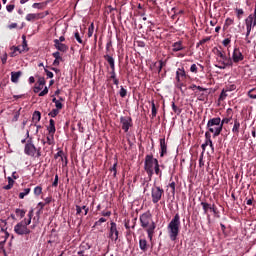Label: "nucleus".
I'll return each instance as SVG.
<instances>
[{
	"label": "nucleus",
	"instance_id": "f257e3e1",
	"mask_svg": "<svg viewBox=\"0 0 256 256\" xmlns=\"http://www.w3.org/2000/svg\"><path fill=\"white\" fill-rule=\"evenodd\" d=\"M181 227V216L175 214L170 223L168 224V233L171 241H176L179 236V229Z\"/></svg>",
	"mask_w": 256,
	"mask_h": 256
},
{
	"label": "nucleus",
	"instance_id": "f03ea898",
	"mask_svg": "<svg viewBox=\"0 0 256 256\" xmlns=\"http://www.w3.org/2000/svg\"><path fill=\"white\" fill-rule=\"evenodd\" d=\"M141 227L146 229L148 238L150 241L153 239V233H155V223L151 220V214L144 213L140 216Z\"/></svg>",
	"mask_w": 256,
	"mask_h": 256
},
{
	"label": "nucleus",
	"instance_id": "7ed1b4c3",
	"mask_svg": "<svg viewBox=\"0 0 256 256\" xmlns=\"http://www.w3.org/2000/svg\"><path fill=\"white\" fill-rule=\"evenodd\" d=\"M208 133H212L213 137H219L221 131H223V124H221V118L216 117L208 120L207 122Z\"/></svg>",
	"mask_w": 256,
	"mask_h": 256
},
{
	"label": "nucleus",
	"instance_id": "20e7f679",
	"mask_svg": "<svg viewBox=\"0 0 256 256\" xmlns=\"http://www.w3.org/2000/svg\"><path fill=\"white\" fill-rule=\"evenodd\" d=\"M159 161L156 158H153V155H147L145 157L144 169L151 177L154 173V168L158 165Z\"/></svg>",
	"mask_w": 256,
	"mask_h": 256
},
{
	"label": "nucleus",
	"instance_id": "39448f33",
	"mask_svg": "<svg viewBox=\"0 0 256 256\" xmlns=\"http://www.w3.org/2000/svg\"><path fill=\"white\" fill-rule=\"evenodd\" d=\"M14 232L16 233V235H29L31 233V229H29V224H27V218L14 226Z\"/></svg>",
	"mask_w": 256,
	"mask_h": 256
},
{
	"label": "nucleus",
	"instance_id": "423d86ee",
	"mask_svg": "<svg viewBox=\"0 0 256 256\" xmlns=\"http://www.w3.org/2000/svg\"><path fill=\"white\" fill-rule=\"evenodd\" d=\"M120 123H121L122 129H123V131H125V133H127V131H129L130 127L133 126V120L129 116L121 117Z\"/></svg>",
	"mask_w": 256,
	"mask_h": 256
},
{
	"label": "nucleus",
	"instance_id": "0eeeda50",
	"mask_svg": "<svg viewBox=\"0 0 256 256\" xmlns=\"http://www.w3.org/2000/svg\"><path fill=\"white\" fill-rule=\"evenodd\" d=\"M163 196V189L159 187L152 188V201L153 203H159L161 197Z\"/></svg>",
	"mask_w": 256,
	"mask_h": 256
},
{
	"label": "nucleus",
	"instance_id": "6e6552de",
	"mask_svg": "<svg viewBox=\"0 0 256 256\" xmlns=\"http://www.w3.org/2000/svg\"><path fill=\"white\" fill-rule=\"evenodd\" d=\"M255 16L250 15L247 19H246V29H247V33H246V39L247 37H249V35H251V29L252 27H255Z\"/></svg>",
	"mask_w": 256,
	"mask_h": 256
},
{
	"label": "nucleus",
	"instance_id": "1a4fd4ad",
	"mask_svg": "<svg viewBox=\"0 0 256 256\" xmlns=\"http://www.w3.org/2000/svg\"><path fill=\"white\" fill-rule=\"evenodd\" d=\"M24 152L30 157H35V153H37V148H35V145H33L32 143H27Z\"/></svg>",
	"mask_w": 256,
	"mask_h": 256
},
{
	"label": "nucleus",
	"instance_id": "9d476101",
	"mask_svg": "<svg viewBox=\"0 0 256 256\" xmlns=\"http://www.w3.org/2000/svg\"><path fill=\"white\" fill-rule=\"evenodd\" d=\"M244 56L243 53H241V50L239 48H235L232 54V60L234 63H239L240 61H243Z\"/></svg>",
	"mask_w": 256,
	"mask_h": 256
},
{
	"label": "nucleus",
	"instance_id": "9b49d317",
	"mask_svg": "<svg viewBox=\"0 0 256 256\" xmlns=\"http://www.w3.org/2000/svg\"><path fill=\"white\" fill-rule=\"evenodd\" d=\"M110 237L114 239V241H117V239H119V231H117V224H115V222L111 223Z\"/></svg>",
	"mask_w": 256,
	"mask_h": 256
},
{
	"label": "nucleus",
	"instance_id": "f8f14e48",
	"mask_svg": "<svg viewBox=\"0 0 256 256\" xmlns=\"http://www.w3.org/2000/svg\"><path fill=\"white\" fill-rule=\"evenodd\" d=\"M54 47L61 53H67V51H69V46L64 43H59V41H54Z\"/></svg>",
	"mask_w": 256,
	"mask_h": 256
},
{
	"label": "nucleus",
	"instance_id": "ddd939ff",
	"mask_svg": "<svg viewBox=\"0 0 256 256\" xmlns=\"http://www.w3.org/2000/svg\"><path fill=\"white\" fill-rule=\"evenodd\" d=\"M218 57H220V59H222L223 64L221 66L216 65V67H218V69H225L227 67V65H232L231 61H227V56H225L222 52H218Z\"/></svg>",
	"mask_w": 256,
	"mask_h": 256
},
{
	"label": "nucleus",
	"instance_id": "4468645a",
	"mask_svg": "<svg viewBox=\"0 0 256 256\" xmlns=\"http://www.w3.org/2000/svg\"><path fill=\"white\" fill-rule=\"evenodd\" d=\"M48 134L55 135V132L57 131L55 128V120L50 119L49 125L47 126Z\"/></svg>",
	"mask_w": 256,
	"mask_h": 256
},
{
	"label": "nucleus",
	"instance_id": "2eb2a0df",
	"mask_svg": "<svg viewBox=\"0 0 256 256\" xmlns=\"http://www.w3.org/2000/svg\"><path fill=\"white\" fill-rule=\"evenodd\" d=\"M52 56L54 57V62L53 65H55L56 67H58L59 63H61V61H63V58L61 57V53H59V51L54 52L52 54Z\"/></svg>",
	"mask_w": 256,
	"mask_h": 256
},
{
	"label": "nucleus",
	"instance_id": "dca6fc26",
	"mask_svg": "<svg viewBox=\"0 0 256 256\" xmlns=\"http://www.w3.org/2000/svg\"><path fill=\"white\" fill-rule=\"evenodd\" d=\"M43 16L39 13H32L26 15V21H37V19H41Z\"/></svg>",
	"mask_w": 256,
	"mask_h": 256
},
{
	"label": "nucleus",
	"instance_id": "f3484780",
	"mask_svg": "<svg viewBox=\"0 0 256 256\" xmlns=\"http://www.w3.org/2000/svg\"><path fill=\"white\" fill-rule=\"evenodd\" d=\"M23 75V72H11V81L12 83H19V78Z\"/></svg>",
	"mask_w": 256,
	"mask_h": 256
},
{
	"label": "nucleus",
	"instance_id": "a211bd4d",
	"mask_svg": "<svg viewBox=\"0 0 256 256\" xmlns=\"http://www.w3.org/2000/svg\"><path fill=\"white\" fill-rule=\"evenodd\" d=\"M183 49H185V47L183 46V42L181 41L175 42L172 45V51H174L175 53H177V51H183Z\"/></svg>",
	"mask_w": 256,
	"mask_h": 256
},
{
	"label": "nucleus",
	"instance_id": "6ab92c4d",
	"mask_svg": "<svg viewBox=\"0 0 256 256\" xmlns=\"http://www.w3.org/2000/svg\"><path fill=\"white\" fill-rule=\"evenodd\" d=\"M205 145H206V147L207 146H209L211 149H212V151H213V141L211 140V133H209V132H206L205 133Z\"/></svg>",
	"mask_w": 256,
	"mask_h": 256
},
{
	"label": "nucleus",
	"instance_id": "aec40b11",
	"mask_svg": "<svg viewBox=\"0 0 256 256\" xmlns=\"http://www.w3.org/2000/svg\"><path fill=\"white\" fill-rule=\"evenodd\" d=\"M201 205L203 207L205 215H207L208 211H215V208H213V206H211V204L207 202H201Z\"/></svg>",
	"mask_w": 256,
	"mask_h": 256
},
{
	"label": "nucleus",
	"instance_id": "412c9836",
	"mask_svg": "<svg viewBox=\"0 0 256 256\" xmlns=\"http://www.w3.org/2000/svg\"><path fill=\"white\" fill-rule=\"evenodd\" d=\"M160 147H161V157L167 153V144L165 143V139H160Z\"/></svg>",
	"mask_w": 256,
	"mask_h": 256
},
{
	"label": "nucleus",
	"instance_id": "4be33fe9",
	"mask_svg": "<svg viewBox=\"0 0 256 256\" xmlns=\"http://www.w3.org/2000/svg\"><path fill=\"white\" fill-rule=\"evenodd\" d=\"M239 129H241V123H239L237 120L234 121V126L232 128V132L234 135H239Z\"/></svg>",
	"mask_w": 256,
	"mask_h": 256
},
{
	"label": "nucleus",
	"instance_id": "5701e85b",
	"mask_svg": "<svg viewBox=\"0 0 256 256\" xmlns=\"http://www.w3.org/2000/svg\"><path fill=\"white\" fill-rule=\"evenodd\" d=\"M32 120L34 123H39L41 121V112L35 111L33 113Z\"/></svg>",
	"mask_w": 256,
	"mask_h": 256
},
{
	"label": "nucleus",
	"instance_id": "b1692460",
	"mask_svg": "<svg viewBox=\"0 0 256 256\" xmlns=\"http://www.w3.org/2000/svg\"><path fill=\"white\" fill-rule=\"evenodd\" d=\"M139 247H140L141 251H147V249H148L147 240L140 239L139 240Z\"/></svg>",
	"mask_w": 256,
	"mask_h": 256
},
{
	"label": "nucleus",
	"instance_id": "393cba45",
	"mask_svg": "<svg viewBox=\"0 0 256 256\" xmlns=\"http://www.w3.org/2000/svg\"><path fill=\"white\" fill-rule=\"evenodd\" d=\"M46 143L48 145H55V134H48Z\"/></svg>",
	"mask_w": 256,
	"mask_h": 256
},
{
	"label": "nucleus",
	"instance_id": "a878e982",
	"mask_svg": "<svg viewBox=\"0 0 256 256\" xmlns=\"http://www.w3.org/2000/svg\"><path fill=\"white\" fill-rule=\"evenodd\" d=\"M106 61L109 63L111 69L114 71V69H115V59H113V57H111V56H107Z\"/></svg>",
	"mask_w": 256,
	"mask_h": 256
},
{
	"label": "nucleus",
	"instance_id": "bb28decb",
	"mask_svg": "<svg viewBox=\"0 0 256 256\" xmlns=\"http://www.w3.org/2000/svg\"><path fill=\"white\" fill-rule=\"evenodd\" d=\"M2 233H4V239L0 241V246L1 245H5V243L7 242V239H9V232L5 231V229H1Z\"/></svg>",
	"mask_w": 256,
	"mask_h": 256
},
{
	"label": "nucleus",
	"instance_id": "cd10ccee",
	"mask_svg": "<svg viewBox=\"0 0 256 256\" xmlns=\"http://www.w3.org/2000/svg\"><path fill=\"white\" fill-rule=\"evenodd\" d=\"M15 213L18 217H20V219H23V217H25V213H27L24 209H19L17 208L15 210Z\"/></svg>",
	"mask_w": 256,
	"mask_h": 256
},
{
	"label": "nucleus",
	"instance_id": "c85d7f7f",
	"mask_svg": "<svg viewBox=\"0 0 256 256\" xmlns=\"http://www.w3.org/2000/svg\"><path fill=\"white\" fill-rule=\"evenodd\" d=\"M28 193H31V188H25L23 192L19 194V199H25Z\"/></svg>",
	"mask_w": 256,
	"mask_h": 256
},
{
	"label": "nucleus",
	"instance_id": "c756f323",
	"mask_svg": "<svg viewBox=\"0 0 256 256\" xmlns=\"http://www.w3.org/2000/svg\"><path fill=\"white\" fill-rule=\"evenodd\" d=\"M43 193V188L41 186H36L34 188V195H36V197H39V195H41Z\"/></svg>",
	"mask_w": 256,
	"mask_h": 256
},
{
	"label": "nucleus",
	"instance_id": "7c9ffc66",
	"mask_svg": "<svg viewBox=\"0 0 256 256\" xmlns=\"http://www.w3.org/2000/svg\"><path fill=\"white\" fill-rule=\"evenodd\" d=\"M95 31V25L93 23L88 27V37H93V33Z\"/></svg>",
	"mask_w": 256,
	"mask_h": 256
},
{
	"label": "nucleus",
	"instance_id": "2f4dec72",
	"mask_svg": "<svg viewBox=\"0 0 256 256\" xmlns=\"http://www.w3.org/2000/svg\"><path fill=\"white\" fill-rule=\"evenodd\" d=\"M248 97H250V99H256V88H252L248 91Z\"/></svg>",
	"mask_w": 256,
	"mask_h": 256
},
{
	"label": "nucleus",
	"instance_id": "473e14b6",
	"mask_svg": "<svg viewBox=\"0 0 256 256\" xmlns=\"http://www.w3.org/2000/svg\"><path fill=\"white\" fill-rule=\"evenodd\" d=\"M33 219V209L28 212V219H26V224L31 225V220Z\"/></svg>",
	"mask_w": 256,
	"mask_h": 256
},
{
	"label": "nucleus",
	"instance_id": "72a5a7b5",
	"mask_svg": "<svg viewBox=\"0 0 256 256\" xmlns=\"http://www.w3.org/2000/svg\"><path fill=\"white\" fill-rule=\"evenodd\" d=\"M55 159H59V157H60V159H65V153H63V151L62 150H60V151H58L56 154H55Z\"/></svg>",
	"mask_w": 256,
	"mask_h": 256
},
{
	"label": "nucleus",
	"instance_id": "f704fd0d",
	"mask_svg": "<svg viewBox=\"0 0 256 256\" xmlns=\"http://www.w3.org/2000/svg\"><path fill=\"white\" fill-rule=\"evenodd\" d=\"M226 98H227V90H222L219 97V101H225Z\"/></svg>",
	"mask_w": 256,
	"mask_h": 256
},
{
	"label": "nucleus",
	"instance_id": "c9c22d12",
	"mask_svg": "<svg viewBox=\"0 0 256 256\" xmlns=\"http://www.w3.org/2000/svg\"><path fill=\"white\" fill-rule=\"evenodd\" d=\"M33 9H43L45 7L44 3H34L32 5Z\"/></svg>",
	"mask_w": 256,
	"mask_h": 256
},
{
	"label": "nucleus",
	"instance_id": "e433bc0d",
	"mask_svg": "<svg viewBox=\"0 0 256 256\" xmlns=\"http://www.w3.org/2000/svg\"><path fill=\"white\" fill-rule=\"evenodd\" d=\"M74 37L78 43L83 45V39H81V36L79 35V32H75Z\"/></svg>",
	"mask_w": 256,
	"mask_h": 256
},
{
	"label": "nucleus",
	"instance_id": "4c0bfd02",
	"mask_svg": "<svg viewBox=\"0 0 256 256\" xmlns=\"http://www.w3.org/2000/svg\"><path fill=\"white\" fill-rule=\"evenodd\" d=\"M190 89H192V90L198 89V91H207L206 88H203V87H201V86H197V85H195V84H193L192 86H190Z\"/></svg>",
	"mask_w": 256,
	"mask_h": 256
},
{
	"label": "nucleus",
	"instance_id": "58836bf2",
	"mask_svg": "<svg viewBox=\"0 0 256 256\" xmlns=\"http://www.w3.org/2000/svg\"><path fill=\"white\" fill-rule=\"evenodd\" d=\"M176 75H177L178 77H185V70L179 68V69L177 70V72H176Z\"/></svg>",
	"mask_w": 256,
	"mask_h": 256
},
{
	"label": "nucleus",
	"instance_id": "ea45409f",
	"mask_svg": "<svg viewBox=\"0 0 256 256\" xmlns=\"http://www.w3.org/2000/svg\"><path fill=\"white\" fill-rule=\"evenodd\" d=\"M50 117H57L59 115L58 109H53L49 114Z\"/></svg>",
	"mask_w": 256,
	"mask_h": 256
},
{
	"label": "nucleus",
	"instance_id": "a19ab883",
	"mask_svg": "<svg viewBox=\"0 0 256 256\" xmlns=\"http://www.w3.org/2000/svg\"><path fill=\"white\" fill-rule=\"evenodd\" d=\"M230 121H231V118H223L222 120L220 119V124H222V128H223V125L229 124Z\"/></svg>",
	"mask_w": 256,
	"mask_h": 256
},
{
	"label": "nucleus",
	"instance_id": "79ce46f5",
	"mask_svg": "<svg viewBox=\"0 0 256 256\" xmlns=\"http://www.w3.org/2000/svg\"><path fill=\"white\" fill-rule=\"evenodd\" d=\"M152 117H157V108L155 107V102H152Z\"/></svg>",
	"mask_w": 256,
	"mask_h": 256
},
{
	"label": "nucleus",
	"instance_id": "37998d69",
	"mask_svg": "<svg viewBox=\"0 0 256 256\" xmlns=\"http://www.w3.org/2000/svg\"><path fill=\"white\" fill-rule=\"evenodd\" d=\"M47 93H49V89H48L47 87H45V88L43 89V91H41V92L39 93V97H45V95H47Z\"/></svg>",
	"mask_w": 256,
	"mask_h": 256
},
{
	"label": "nucleus",
	"instance_id": "c03bdc74",
	"mask_svg": "<svg viewBox=\"0 0 256 256\" xmlns=\"http://www.w3.org/2000/svg\"><path fill=\"white\" fill-rule=\"evenodd\" d=\"M47 93H49V89H48L47 87H45V88L43 89V91H41V92L39 93V97H45V95H47Z\"/></svg>",
	"mask_w": 256,
	"mask_h": 256
},
{
	"label": "nucleus",
	"instance_id": "a18cd8bd",
	"mask_svg": "<svg viewBox=\"0 0 256 256\" xmlns=\"http://www.w3.org/2000/svg\"><path fill=\"white\" fill-rule=\"evenodd\" d=\"M120 97H127V90L123 86L120 89Z\"/></svg>",
	"mask_w": 256,
	"mask_h": 256
},
{
	"label": "nucleus",
	"instance_id": "49530a36",
	"mask_svg": "<svg viewBox=\"0 0 256 256\" xmlns=\"http://www.w3.org/2000/svg\"><path fill=\"white\" fill-rule=\"evenodd\" d=\"M38 85H40V87H45V78L40 77L38 79Z\"/></svg>",
	"mask_w": 256,
	"mask_h": 256
},
{
	"label": "nucleus",
	"instance_id": "de8ad7c7",
	"mask_svg": "<svg viewBox=\"0 0 256 256\" xmlns=\"http://www.w3.org/2000/svg\"><path fill=\"white\" fill-rule=\"evenodd\" d=\"M172 109L174 111V113H181V110L179 108H177V106L175 105V102L172 103Z\"/></svg>",
	"mask_w": 256,
	"mask_h": 256
},
{
	"label": "nucleus",
	"instance_id": "09e8293b",
	"mask_svg": "<svg viewBox=\"0 0 256 256\" xmlns=\"http://www.w3.org/2000/svg\"><path fill=\"white\" fill-rule=\"evenodd\" d=\"M6 9H7L8 13H11V12H13V9H15V5L9 4L6 6Z\"/></svg>",
	"mask_w": 256,
	"mask_h": 256
},
{
	"label": "nucleus",
	"instance_id": "8fccbe9b",
	"mask_svg": "<svg viewBox=\"0 0 256 256\" xmlns=\"http://www.w3.org/2000/svg\"><path fill=\"white\" fill-rule=\"evenodd\" d=\"M52 185L53 187H57V185H59V175H55V179Z\"/></svg>",
	"mask_w": 256,
	"mask_h": 256
},
{
	"label": "nucleus",
	"instance_id": "3c124183",
	"mask_svg": "<svg viewBox=\"0 0 256 256\" xmlns=\"http://www.w3.org/2000/svg\"><path fill=\"white\" fill-rule=\"evenodd\" d=\"M56 109H63V104L61 103V100H58L55 104Z\"/></svg>",
	"mask_w": 256,
	"mask_h": 256
},
{
	"label": "nucleus",
	"instance_id": "603ef678",
	"mask_svg": "<svg viewBox=\"0 0 256 256\" xmlns=\"http://www.w3.org/2000/svg\"><path fill=\"white\" fill-rule=\"evenodd\" d=\"M45 73H46L48 79H53V72L45 69Z\"/></svg>",
	"mask_w": 256,
	"mask_h": 256
},
{
	"label": "nucleus",
	"instance_id": "864d4df0",
	"mask_svg": "<svg viewBox=\"0 0 256 256\" xmlns=\"http://www.w3.org/2000/svg\"><path fill=\"white\" fill-rule=\"evenodd\" d=\"M1 61H2L3 65H5V63H7V53H4V54L1 56Z\"/></svg>",
	"mask_w": 256,
	"mask_h": 256
},
{
	"label": "nucleus",
	"instance_id": "5fc2aeb1",
	"mask_svg": "<svg viewBox=\"0 0 256 256\" xmlns=\"http://www.w3.org/2000/svg\"><path fill=\"white\" fill-rule=\"evenodd\" d=\"M190 71H191V73H197V65L192 64L191 67H190Z\"/></svg>",
	"mask_w": 256,
	"mask_h": 256
},
{
	"label": "nucleus",
	"instance_id": "6e6d98bb",
	"mask_svg": "<svg viewBox=\"0 0 256 256\" xmlns=\"http://www.w3.org/2000/svg\"><path fill=\"white\" fill-rule=\"evenodd\" d=\"M229 43H231V39H229V38L224 39L223 42H222L224 47H227V45H229Z\"/></svg>",
	"mask_w": 256,
	"mask_h": 256
},
{
	"label": "nucleus",
	"instance_id": "4d7b16f0",
	"mask_svg": "<svg viewBox=\"0 0 256 256\" xmlns=\"http://www.w3.org/2000/svg\"><path fill=\"white\" fill-rule=\"evenodd\" d=\"M43 89V86L39 85L34 88V93H39Z\"/></svg>",
	"mask_w": 256,
	"mask_h": 256
},
{
	"label": "nucleus",
	"instance_id": "13d9d810",
	"mask_svg": "<svg viewBox=\"0 0 256 256\" xmlns=\"http://www.w3.org/2000/svg\"><path fill=\"white\" fill-rule=\"evenodd\" d=\"M225 25H227V26L233 25V19L227 18L226 21H225Z\"/></svg>",
	"mask_w": 256,
	"mask_h": 256
},
{
	"label": "nucleus",
	"instance_id": "bf43d9fd",
	"mask_svg": "<svg viewBox=\"0 0 256 256\" xmlns=\"http://www.w3.org/2000/svg\"><path fill=\"white\" fill-rule=\"evenodd\" d=\"M81 211H83V208H81V206H76V214L81 215Z\"/></svg>",
	"mask_w": 256,
	"mask_h": 256
},
{
	"label": "nucleus",
	"instance_id": "052dcab7",
	"mask_svg": "<svg viewBox=\"0 0 256 256\" xmlns=\"http://www.w3.org/2000/svg\"><path fill=\"white\" fill-rule=\"evenodd\" d=\"M236 13L238 15L239 18H241V15H243V9H236Z\"/></svg>",
	"mask_w": 256,
	"mask_h": 256
},
{
	"label": "nucleus",
	"instance_id": "680f3d73",
	"mask_svg": "<svg viewBox=\"0 0 256 256\" xmlns=\"http://www.w3.org/2000/svg\"><path fill=\"white\" fill-rule=\"evenodd\" d=\"M54 41H58L59 43H63L65 41V37L60 36L59 39H55Z\"/></svg>",
	"mask_w": 256,
	"mask_h": 256
},
{
	"label": "nucleus",
	"instance_id": "e2e57ef3",
	"mask_svg": "<svg viewBox=\"0 0 256 256\" xmlns=\"http://www.w3.org/2000/svg\"><path fill=\"white\" fill-rule=\"evenodd\" d=\"M204 165H205V162H203V156H201L199 159V166L203 167Z\"/></svg>",
	"mask_w": 256,
	"mask_h": 256
},
{
	"label": "nucleus",
	"instance_id": "0e129e2a",
	"mask_svg": "<svg viewBox=\"0 0 256 256\" xmlns=\"http://www.w3.org/2000/svg\"><path fill=\"white\" fill-rule=\"evenodd\" d=\"M17 23H12L8 26V29H16Z\"/></svg>",
	"mask_w": 256,
	"mask_h": 256
},
{
	"label": "nucleus",
	"instance_id": "69168bd1",
	"mask_svg": "<svg viewBox=\"0 0 256 256\" xmlns=\"http://www.w3.org/2000/svg\"><path fill=\"white\" fill-rule=\"evenodd\" d=\"M154 171H155V173H156V175H159V173H160V169H159V164L154 168Z\"/></svg>",
	"mask_w": 256,
	"mask_h": 256
},
{
	"label": "nucleus",
	"instance_id": "338daca9",
	"mask_svg": "<svg viewBox=\"0 0 256 256\" xmlns=\"http://www.w3.org/2000/svg\"><path fill=\"white\" fill-rule=\"evenodd\" d=\"M111 79H117L116 74H115V69L112 70V72H111Z\"/></svg>",
	"mask_w": 256,
	"mask_h": 256
},
{
	"label": "nucleus",
	"instance_id": "774afa93",
	"mask_svg": "<svg viewBox=\"0 0 256 256\" xmlns=\"http://www.w3.org/2000/svg\"><path fill=\"white\" fill-rule=\"evenodd\" d=\"M13 121H19V112L15 114Z\"/></svg>",
	"mask_w": 256,
	"mask_h": 256
}]
</instances>
